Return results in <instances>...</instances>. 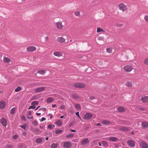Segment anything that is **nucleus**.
<instances>
[{
    "label": "nucleus",
    "instance_id": "obj_61",
    "mask_svg": "<svg viewBox=\"0 0 148 148\" xmlns=\"http://www.w3.org/2000/svg\"><path fill=\"white\" fill-rule=\"evenodd\" d=\"M3 93V90L0 91V94H2Z\"/></svg>",
    "mask_w": 148,
    "mask_h": 148
},
{
    "label": "nucleus",
    "instance_id": "obj_51",
    "mask_svg": "<svg viewBox=\"0 0 148 148\" xmlns=\"http://www.w3.org/2000/svg\"><path fill=\"white\" fill-rule=\"evenodd\" d=\"M48 128L50 129H52L53 127L52 125L51 124L49 125L48 126Z\"/></svg>",
    "mask_w": 148,
    "mask_h": 148
},
{
    "label": "nucleus",
    "instance_id": "obj_3",
    "mask_svg": "<svg viewBox=\"0 0 148 148\" xmlns=\"http://www.w3.org/2000/svg\"><path fill=\"white\" fill-rule=\"evenodd\" d=\"M74 86L75 87L79 88H84L85 86L84 84L83 83H75Z\"/></svg>",
    "mask_w": 148,
    "mask_h": 148
},
{
    "label": "nucleus",
    "instance_id": "obj_57",
    "mask_svg": "<svg viewBox=\"0 0 148 148\" xmlns=\"http://www.w3.org/2000/svg\"><path fill=\"white\" fill-rule=\"evenodd\" d=\"M71 130L72 132H76V130Z\"/></svg>",
    "mask_w": 148,
    "mask_h": 148
},
{
    "label": "nucleus",
    "instance_id": "obj_53",
    "mask_svg": "<svg viewBox=\"0 0 148 148\" xmlns=\"http://www.w3.org/2000/svg\"><path fill=\"white\" fill-rule=\"evenodd\" d=\"M13 146L12 145H8L7 146V148H13Z\"/></svg>",
    "mask_w": 148,
    "mask_h": 148
},
{
    "label": "nucleus",
    "instance_id": "obj_29",
    "mask_svg": "<svg viewBox=\"0 0 148 148\" xmlns=\"http://www.w3.org/2000/svg\"><path fill=\"white\" fill-rule=\"evenodd\" d=\"M58 146L57 143H53L51 145V147L52 148H56Z\"/></svg>",
    "mask_w": 148,
    "mask_h": 148
},
{
    "label": "nucleus",
    "instance_id": "obj_25",
    "mask_svg": "<svg viewBox=\"0 0 148 148\" xmlns=\"http://www.w3.org/2000/svg\"><path fill=\"white\" fill-rule=\"evenodd\" d=\"M101 123L103 124L108 125L111 124V123L108 121H103L101 122Z\"/></svg>",
    "mask_w": 148,
    "mask_h": 148
},
{
    "label": "nucleus",
    "instance_id": "obj_44",
    "mask_svg": "<svg viewBox=\"0 0 148 148\" xmlns=\"http://www.w3.org/2000/svg\"><path fill=\"white\" fill-rule=\"evenodd\" d=\"M35 108V106L34 105H33V106H29V107L28 108V109H34V108Z\"/></svg>",
    "mask_w": 148,
    "mask_h": 148
},
{
    "label": "nucleus",
    "instance_id": "obj_6",
    "mask_svg": "<svg viewBox=\"0 0 148 148\" xmlns=\"http://www.w3.org/2000/svg\"><path fill=\"white\" fill-rule=\"evenodd\" d=\"M140 101L143 103L148 102V95L144 96L142 97Z\"/></svg>",
    "mask_w": 148,
    "mask_h": 148
},
{
    "label": "nucleus",
    "instance_id": "obj_2",
    "mask_svg": "<svg viewBox=\"0 0 148 148\" xmlns=\"http://www.w3.org/2000/svg\"><path fill=\"white\" fill-rule=\"evenodd\" d=\"M124 70L126 72H129L133 69V67L130 65H126L123 67Z\"/></svg>",
    "mask_w": 148,
    "mask_h": 148
},
{
    "label": "nucleus",
    "instance_id": "obj_10",
    "mask_svg": "<svg viewBox=\"0 0 148 148\" xmlns=\"http://www.w3.org/2000/svg\"><path fill=\"white\" fill-rule=\"evenodd\" d=\"M45 87H38L36 88L34 90V92L36 93H38L42 91L45 90Z\"/></svg>",
    "mask_w": 148,
    "mask_h": 148
},
{
    "label": "nucleus",
    "instance_id": "obj_24",
    "mask_svg": "<svg viewBox=\"0 0 148 148\" xmlns=\"http://www.w3.org/2000/svg\"><path fill=\"white\" fill-rule=\"evenodd\" d=\"M46 72V71L45 70H40L38 71V73L42 75L45 74Z\"/></svg>",
    "mask_w": 148,
    "mask_h": 148
},
{
    "label": "nucleus",
    "instance_id": "obj_46",
    "mask_svg": "<svg viewBox=\"0 0 148 148\" xmlns=\"http://www.w3.org/2000/svg\"><path fill=\"white\" fill-rule=\"evenodd\" d=\"M65 108V106L64 105H61L60 107V108L62 110H64Z\"/></svg>",
    "mask_w": 148,
    "mask_h": 148
},
{
    "label": "nucleus",
    "instance_id": "obj_47",
    "mask_svg": "<svg viewBox=\"0 0 148 148\" xmlns=\"http://www.w3.org/2000/svg\"><path fill=\"white\" fill-rule=\"evenodd\" d=\"M75 15L77 16H79L80 15V12L77 11L75 13Z\"/></svg>",
    "mask_w": 148,
    "mask_h": 148
},
{
    "label": "nucleus",
    "instance_id": "obj_23",
    "mask_svg": "<svg viewBox=\"0 0 148 148\" xmlns=\"http://www.w3.org/2000/svg\"><path fill=\"white\" fill-rule=\"evenodd\" d=\"M32 112L31 111H29L27 112V118L29 119H32L33 118L32 116H31Z\"/></svg>",
    "mask_w": 148,
    "mask_h": 148
},
{
    "label": "nucleus",
    "instance_id": "obj_31",
    "mask_svg": "<svg viewBox=\"0 0 148 148\" xmlns=\"http://www.w3.org/2000/svg\"><path fill=\"white\" fill-rule=\"evenodd\" d=\"M74 106L76 109H78L81 108L80 105L79 104H74Z\"/></svg>",
    "mask_w": 148,
    "mask_h": 148
},
{
    "label": "nucleus",
    "instance_id": "obj_7",
    "mask_svg": "<svg viewBox=\"0 0 148 148\" xmlns=\"http://www.w3.org/2000/svg\"><path fill=\"white\" fill-rule=\"evenodd\" d=\"M92 114L90 113H88L85 114L84 116V119L86 120H89L92 117Z\"/></svg>",
    "mask_w": 148,
    "mask_h": 148
},
{
    "label": "nucleus",
    "instance_id": "obj_15",
    "mask_svg": "<svg viewBox=\"0 0 148 148\" xmlns=\"http://www.w3.org/2000/svg\"><path fill=\"white\" fill-rule=\"evenodd\" d=\"M142 127L143 129L147 128L148 127V123L146 122H143L142 123Z\"/></svg>",
    "mask_w": 148,
    "mask_h": 148
},
{
    "label": "nucleus",
    "instance_id": "obj_12",
    "mask_svg": "<svg viewBox=\"0 0 148 148\" xmlns=\"http://www.w3.org/2000/svg\"><path fill=\"white\" fill-rule=\"evenodd\" d=\"M6 105L5 102L3 101H0V109H3L4 108Z\"/></svg>",
    "mask_w": 148,
    "mask_h": 148
},
{
    "label": "nucleus",
    "instance_id": "obj_54",
    "mask_svg": "<svg viewBox=\"0 0 148 148\" xmlns=\"http://www.w3.org/2000/svg\"><path fill=\"white\" fill-rule=\"evenodd\" d=\"M76 115L78 117L80 116L79 115V112H77L75 113Z\"/></svg>",
    "mask_w": 148,
    "mask_h": 148
},
{
    "label": "nucleus",
    "instance_id": "obj_58",
    "mask_svg": "<svg viewBox=\"0 0 148 148\" xmlns=\"http://www.w3.org/2000/svg\"><path fill=\"white\" fill-rule=\"evenodd\" d=\"M39 131V130L38 129H36V130H35L34 131V132H38Z\"/></svg>",
    "mask_w": 148,
    "mask_h": 148
},
{
    "label": "nucleus",
    "instance_id": "obj_59",
    "mask_svg": "<svg viewBox=\"0 0 148 148\" xmlns=\"http://www.w3.org/2000/svg\"><path fill=\"white\" fill-rule=\"evenodd\" d=\"M96 125L97 126H101V125H100V123H98L97 124H96Z\"/></svg>",
    "mask_w": 148,
    "mask_h": 148
},
{
    "label": "nucleus",
    "instance_id": "obj_33",
    "mask_svg": "<svg viewBox=\"0 0 148 148\" xmlns=\"http://www.w3.org/2000/svg\"><path fill=\"white\" fill-rule=\"evenodd\" d=\"M144 63L146 65L148 66V58L145 59L144 61Z\"/></svg>",
    "mask_w": 148,
    "mask_h": 148
},
{
    "label": "nucleus",
    "instance_id": "obj_42",
    "mask_svg": "<svg viewBox=\"0 0 148 148\" xmlns=\"http://www.w3.org/2000/svg\"><path fill=\"white\" fill-rule=\"evenodd\" d=\"M18 135H16L13 136L12 137V138L13 139H16L18 138Z\"/></svg>",
    "mask_w": 148,
    "mask_h": 148
},
{
    "label": "nucleus",
    "instance_id": "obj_27",
    "mask_svg": "<svg viewBox=\"0 0 148 148\" xmlns=\"http://www.w3.org/2000/svg\"><path fill=\"white\" fill-rule=\"evenodd\" d=\"M101 32H105V31L101 28L99 27H97V33H98Z\"/></svg>",
    "mask_w": 148,
    "mask_h": 148
},
{
    "label": "nucleus",
    "instance_id": "obj_50",
    "mask_svg": "<svg viewBox=\"0 0 148 148\" xmlns=\"http://www.w3.org/2000/svg\"><path fill=\"white\" fill-rule=\"evenodd\" d=\"M23 135L24 136H26L27 135V133L25 132H24L22 133Z\"/></svg>",
    "mask_w": 148,
    "mask_h": 148
},
{
    "label": "nucleus",
    "instance_id": "obj_17",
    "mask_svg": "<svg viewBox=\"0 0 148 148\" xmlns=\"http://www.w3.org/2000/svg\"><path fill=\"white\" fill-rule=\"evenodd\" d=\"M140 146L142 148H147L148 145L145 143L142 142L140 144Z\"/></svg>",
    "mask_w": 148,
    "mask_h": 148
},
{
    "label": "nucleus",
    "instance_id": "obj_5",
    "mask_svg": "<svg viewBox=\"0 0 148 148\" xmlns=\"http://www.w3.org/2000/svg\"><path fill=\"white\" fill-rule=\"evenodd\" d=\"M26 49L28 52H32L36 50V48L34 46H29Z\"/></svg>",
    "mask_w": 148,
    "mask_h": 148
},
{
    "label": "nucleus",
    "instance_id": "obj_22",
    "mask_svg": "<svg viewBox=\"0 0 148 148\" xmlns=\"http://www.w3.org/2000/svg\"><path fill=\"white\" fill-rule=\"evenodd\" d=\"M126 86L128 87H131L132 86V83L131 81H127L125 83Z\"/></svg>",
    "mask_w": 148,
    "mask_h": 148
},
{
    "label": "nucleus",
    "instance_id": "obj_16",
    "mask_svg": "<svg viewBox=\"0 0 148 148\" xmlns=\"http://www.w3.org/2000/svg\"><path fill=\"white\" fill-rule=\"evenodd\" d=\"M89 142V140L88 138H86L83 140L81 143V145H85L86 144L88 143Z\"/></svg>",
    "mask_w": 148,
    "mask_h": 148
},
{
    "label": "nucleus",
    "instance_id": "obj_52",
    "mask_svg": "<svg viewBox=\"0 0 148 148\" xmlns=\"http://www.w3.org/2000/svg\"><path fill=\"white\" fill-rule=\"evenodd\" d=\"M33 124L35 125H36L37 124V122L36 121H34L33 122Z\"/></svg>",
    "mask_w": 148,
    "mask_h": 148
},
{
    "label": "nucleus",
    "instance_id": "obj_34",
    "mask_svg": "<svg viewBox=\"0 0 148 148\" xmlns=\"http://www.w3.org/2000/svg\"><path fill=\"white\" fill-rule=\"evenodd\" d=\"M56 124L58 126H59L61 125L62 122L58 120L56 122Z\"/></svg>",
    "mask_w": 148,
    "mask_h": 148
},
{
    "label": "nucleus",
    "instance_id": "obj_28",
    "mask_svg": "<svg viewBox=\"0 0 148 148\" xmlns=\"http://www.w3.org/2000/svg\"><path fill=\"white\" fill-rule=\"evenodd\" d=\"M72 97L73 98L75 99H77L79 98V96L75 94H73L72 95Z\"/></svg>",
    "mask_w": 148,
    "mask_h": 148
},
{
    "label": "nucleus",
    "instance_id": "obj_14",
    "mask_svg": "<svg viewBox=\"0 0 148 148\" xmlns=\"http://www.w3.org/2000/svg\"><path fill=\"white\" fill-rule=\"evenodd\" d=\"M119 130L121 131L127 132L129 130V129L127 127L123 126L120 127Z\"/></svg>",
    "mask_w": 148,
    "mask_h": 148
},
{
    "label": "nucleus",
    "instance_id": "obj_19",
    "mask_svg": "<svg viewBox=\"0 0 148 148\" xmlns=\"http://www.w3.org/2000/svg\"><path fill=\"white\" fill-rule=\"evenodd\" d=\"M3 61L6 63H9L11 62V60L9 58L4 57L3 58Z\"/></svg>",
    "mask_w": 148,
    "mask_h": 148
},
{
    "label": "nucleus",
    "instance_id": "obj_30",
    "mask_svg": "<svg viewBox=\"0 0 148 148\" xmlns=\"http://www.w3.org/2000/svg\"><path fill=\"white\" fill-rule=\"evenodd\" d=\"M112 50V48H108L106 49L107 52L108 53H111Z\"/></svg>",
    "mask_w": 148,
    "mask_h": 148
},
{
    "label": "nucleus",
    "instance_id": "obj_37",
    "mask_svg": "<svg viewBox=\"0 0 148 148\" xmlns=\"http://www.w3.org/2000/svg\"><path fill=\"white\" fill-rule=\"evenodd\" d=\"M62 131V130H55V132L56 134H57L60 133Z\"/></svg>",
    "mask_w": 148,
    "mask_h": 148
},
{
    "label": "nucleus",
    "instance_id": "obj_60",
    "mask_svg": "<svg viewBox=\"0 0 148 148\" xmlns=\"http://www.w3.org/2000/svg\"><path fill=\"white\" fill-rule=\"evenodd\" d=\"M36 114L37 116H39L41 115V113H37Z\"/></svg>",
    "mask_w": 148,
    "mask_h": 148
},
{
    "label": "nucleus",
    "instance_id": "obj_48",
    "mask_svg": "<svg viewBox=\"0 0 148 148\" xmlns=\"http://www.w3.org/2000/svg\"><path fill=\"white\" fill-rule=\"evenodd\" d=\"M22 119L24 121H26V118L24 116H22L21 117Z\"/></svg>",
    "mask_w": 148,
    "mask_h": 148
},
{
    "label": "nucleus",
    "instance_id": "obj_55",
    "mask_svg": "<svg viewBox=\"0 0 148 148\" xmlns=\"http://www.w3.org/2000/svg\"><path fill=\"white\" fill-rule=\"evenodd\" d=\"M46 120V119L44 117H42V119L41 121L42 122V121H44L45 120Z\"/></svg>",
    "mask_w": 148,
    "mask_h": 148
},
{
    "label": "nucleus",
    "instance_id": "obj_11",
    "mask_svg": "<svg viewBox=\"0 0 148 148\" xmlns=\"http://www.w3.org/2000/svg\"><path fill=\"white\" fill-rule=\"evenodd\" d=\"M63 146L65 148H68L71 146V144L69 142H65L64 143Z\"/></svg>",
    "mask_w": 148,
    "mask_h": 148
},
{
    "label": "nucleus",
    "instance_id": "obj_40",
    "mask_svg": "<svg viewBox=\"0 0 148 148\" xmlns=\"http://www.w3.org/2000/svg\"><path fill=\"white\" fill-rule=\"evenodd\" d=\"M95 97L94 96H90L89 97V99L90 100H92L95 99Z\"/></svg>",
    "mask_w": 148,
    "mask_h": 148
},
{
    "label": "nucleus",
    "instance_id": "obj_32",
    "mask_svg": "<svg viewBox=\"0 0 148 148\" xmlns=\"http://www.w3.org/2000/svg\"><path fill=\"white\" fill-rule=\"evenodd\" d=\"M42 139L41 138H38L36 140V142L37 143H40L42 142Z\"/></svg>",
    "mask_w": 148,
    "mask_h": 148
},
{
    "label": "nucleus",
    "instance_id": "obj_64",
    "mask_svg": "<svg viewBox=\"0 0 148 148\" xmlns=\"http://www.w3.org/2000/svg\"><path fill=\"white\" fill-rule=\"evenodd\" d=\"M45 139L46 140H48L49 139V138L48 137H47Z\"/></svg>",
    "mask_w": 148,
    "mask_h": 148
},
{
    "label": "nucleus",
    "instance_id": "obj_45",
    "mask_svg": "<svg viewBox=\"0 0 148 148\" xmlns=\"http://www.w3.org/2000/svg\"><path fill=\"white\" fill-rule=\"evenodd\" d=\"M23 145L22 144H19L18 145V148H23Z\"/></svg>",
    "mask_w": 148,
    "mask_h": 148
},
{
    "label": "nucleus",
    "instance_id": "obj_63",
    "mask_svg": "<svg viewBox=\"0 0 148 148\" xmlns=\"http://www.w3.org/2000/svg\"><path fill=\"white\" fill-rule=\"evenodd\" d=\"M99 146H101V145L100 142L99 143Z\"/></svg>",
    "mask_w": 148,
    "mask_h": 148
},
{
    "label": "nucleus",
    "instance_id": "obj_21",
    "mask_svg": "<svg viewBox=\"0 0 148 148\" xmlns=\"http://www.w3.org/2000/svg\"><path fill=\"white\" fill-rule=\"evenodd\" d=\"M117 140V138L116 137H110L108 140L110 141L115 142Z\"/></svg>",
    "mask_w": 148,
    "mask_h": 148
},
{
    "label": "nucleus",
    "instance_id": "obj_9",
    "mask_svg": "<svg viewBox=\"0 0 148 148\" xmlns=\"http://www.w3.org/2000/svg\"><path fill=\"white\" fill-rule=\"evenodd\" d=\"M57 41L60 43H63L65 42V38L62 37H58L57 39Z\"/></svg>",
    "mask_w": 148,
    "mask_h": 148
},
{
    "label": "nucleus",
    "instance_id": "obj_43",
    "mask_svg": "<svg viewBox=\"0 0 148 148\" xmlns=\"http://www.w3.org/2000/svg\"><path fill=\"white\" fill-rule=\"evenodd\" d=\"M38 104V102L37 101H35L33 102L32 104L34 105H37Z\"/></svg>",
    "mask_w": 148,
    "mask_h": 148
},
{
    "label": "nucleus",
    "instance_id": "obj_36",
    "mask_svg": "<svg viewBox=\"0 0 148 148\" xmlns=\"http://www.w3.org/2000/svg\"><path fill=\"white\" fill-rule=\"evenodd\" d=\"M21 90V88L20 87H18L15 90L16 92H18L20 91Z\"/></svg>",
    "mask_w": 148,
    "mask_h": 148
},
{
    "label": "nucleus",
    "instance_id": "obj_39",
    "mask_svg": "<svg viewBox=\"0 0 148 148\" xmlns=\"http://www.w3.org/2000/svg\"><path fill=\"white\" fill-rule=\"evenodd\" d=\"M20 127L21 128L23 129L24 130H26V125H21Z\"/></svg>",
    "mask_w": 148,
    "mask_h": 148
},
{
    "label": "nucleus",
    "instance_id": "obj_35",
    "mask_svg": "<svg viewBox=\"0 0 148 148\" xmlns=\"http://www.w3.org/2000/svg\"><path fill=\"white\" fill-rule=\"evenodd\" d=\"M15 111V108H13L10 111V113L12 114H14Z\"/></svg>",
    "mask_w": 148,
    "mask_h": 148
},
{
    "label": "nucleus",
    "instance_id": "obj_38",
    "mask_svg": "<svg viewBox=\"0 0 148 148\" xmlns=\"http://www.w3.org/2000/svg\"><path fill=\"white\" fill-rule=\"evenodd\" d=\"M73 134H70L66 136V137L67 138H71L73 137Z\"/></svg>",
    "mask_w": 148,
    "mask_h": 148
},
{
    "label": "nucleus",
    "instance_id": "obj_18",
    "mask_svg": "<svg viewBox=\"0 0 148 148\" xmlns=\"http://www.w3.org/2000/svg\"><path fill=\"white\" fill-rule=\"evenodd\" d=\"M118 112H124L125 111V108L122 107H119L117 108Z\"/></svg>",
    "mask_w": 148,
    "mask_h": 148
},
{
    "label": "nucleus",
    "instance_id": "obj_49",
    "mask_svg": "<svg viewBox=\"0 0 148 148\" xmlns=\"http://www.w3.org/2000/svg\"><path fill=\"white\" fill-rule=\"evenodd\" d=\"M123 25L120 24H116V26L119 27H121L123 26Z\"/></svg>",
    "mask_w": 148,
    "mask_h": 148
},
{
    "label": "nucleus",
    "instance_id": "obj_41",
    "mask_svg": "<svg viewBox=\"0 0 148 148\" xmlns=\"http://www.w3.org/2000/svg\"><path fill=\"white\" fill-rule=\"evenodd\" d=\"M144 19L146 21L148 22V15H146L144 17Z\"/></svg>",
    "mask_w": 148,
    "mask_h": 148
},
{
    "label": "nucleus",
    "instance_id": "obj_62",
    "mask_svg": "<svg viewBox=\"0 0 148 148\" xmlns=\"http://www.w3.org/2000/svg\"><path fill=\"white\" fill-rule=\"evenodd\" d=\"M64 117V116H61L60 117V118H61V119H62Z\"/></svg>",
    "mask_w": 148,
    "mask_h": 148
},
{
    "label": "nucleus",
    "instance_id": "obj_13",
    "mask_svg": "<svg viewBox=\"0 0 148 148\" xmlns=\"http://www.w3.org/2000/svg\"><path fill=\"white\" fill-rule=\"evenodd\" d=\"M1 123L2 125L5 126L7 125V122L6 120L4 118H2L1 120Z\"/></svg>",
    "mask_w": 148,
    "mask_h": 148
},
{
    "label": "nucleus",
    "instance_id": "obj_56",
    "mask_svg": "<svg viewBox=\"0 0 148 148\" xmlns=\"http://www.w3.org/2000/svg\"><path fill=\"white\" fill-rule=\"evenodd\" d=\"M52 106L53 108H54L56 106V104H53L52 105Z\"/></svg>",
    "mask_w": 148,
    "mask_h": 148
},
{
    "label": "nucleus",
    "instance_id": "obj_8",
    "mask_svg": "<svg viewBox=\"0 0 148 148\" xmlns=\"http://www.w3.org/2000/svg\"><path fill=\"white\" fill-rule=\"evenodd\" d=\"M53 54L54 56L58 57H61L63 56L62 53L58 51H55Z\"/></svg>",
    "mask_w": 148,
    "mask_h": 148
},
{
    "label": "nucleus",
    "instance_id": "obj_26",
    "mask_svg": "<svg viewBox=\"0 0 148 148\" xmlns=\"http://www.w3.org/2000/svg\"><path fill=\"white\" fill-rule=\"evenodd\" d=\"M54 100V99L52 97H49L47 99V103H49L53 101Z\"/></svg>",
    "mask_w": 148,
    "mask_h": 148
},
{
    "label": "nucleus",
    "instance_id": "obj_4",
    "mask_svg": "<svg viewBox=\"0 0 148 148\" xmlns=\"http://www.w3.org/2000/svg\"><path fill=\"white\" fill-rule=\"evenodd\" d=\"M56 27L58 29L61 30L63 29V26L62 25V23L61 22L58 21L56 23Z\"/></svg>",
    "mask_w": 148,
    "mask_h": 148
},
{
    "label": "nucleus",
    "instance_id": "obj_1",
    "mask_svg": "<svg viewBox=\"0 0 148 148\" xmlns=\"http://www.w3.org/2000/svg\"><path fill=\"white\" fill-rule=\"evenodd\" d=\"M118 7L119 9L123 12L126 11L127 10V6L123 3H121L119 4Z\"/></svg>",
    "mask_w": 148,
    "mask_h": 148
},
{
    "label": "nucleus",
    "instance_id": "obj_20",
    "mask_svg": "<svg viewBox=\"0 0 148 148\" xmlns=\"http://www.w3.org/2000/svg\"><path fill=\"white\" fill-rule=\"evenodd\" d=\"M128 145L131 147H134L135 145L134 142L132 140H129L127 141Z\"/></svg>",
    "mask_w": 148,
    "mask_h": 148
}]
</instances>
